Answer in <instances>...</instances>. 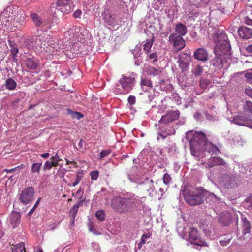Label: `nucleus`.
<instances>
[{
  "instance_id": "nucleus-39",
  "label": "nucleus",
  "mask_w": 252,
  "mask_h": 252,
  "mask_svg": "<svg viewBox=\"0 0 252 252\" xmlns=\"http://www.w3.org/2000/svg\"><path fill=\"white\" fill-rule=\"evenodd\" d=\"M205 118L210 121L214 122L218 120V117L216 115H213L209 114L208 112H205L203 113Z\"/></svg>"
},
{
  "instance_id": "nucleus-16",
  "label": "nucleus",
  "mask_w": 252,
  "mask_h": 252,
  "mask_svg": "<svg viewBox=\"0 0 252 252\" xmlns=\"http://www.w3.org/2000/svg\"><path fill=\"white\" fill-rule=\"evenodd\" d=\"M227 62L224 55L220 53H216V57L211 61V64L216 69H220L222 68L223 64Z\"/></svg>"
},
{
  "instance_id": "nucleus-54",
  "label": "nucleus",
  "mask_w": 252,
  "mask_h": 252,
  "mask_svg": "<svg viewBox=\"0 0 252 252\" xmlns=\"http://www.w3.org/2000/svg\"><path fill=\"white\" fill-rule=\"evenodd\" d=\"M11 53L12 54L13 58L17 56L19 52V50L17 47H13L10 50Z\"/></svg>"
},
{
  "instance_id": "nucleus-34",
  "label": "nucleus",
  "mask_w": 252,
  "mask_h": 252,
  "mask_svg": "<svg viewBox=\"0 0 252 252\" xmlns=\"http://www.w3.org/2000/svg\"><path fill=\"white\" fill-rule=\"evenodd\" d=\"M245 113L252 114V102L250 101H246L243 106Z\"/></svg>"
},
{
  "instance_id": "nucleus-7",
  "label": "nucleus",
  "mask_w": 252,
  "mask_h": 252,
  "mask_svg": "<svg viewBox=\"0 0 252 252\" xmlns=\"http://www.w3.org/2000/svg\"><path fill=\"white\" fill-rule=\"evenodd\" d=\"M219 184L225 189H231L236 184L235 176L231 173H221L219 178Z\"/></svg>"
},
{
  "instance_id": "nucleus-51",
  "label": "nucleus",
  "mask_w": 252,
  "mask_h": 252,
  "mask_svg": "<svg viewBox=\"0 0 252 252\" xmlns=\"http://www.w3.org/2000/svg\"><path fill=\"white\" fill-rule=\"evenodd\" d=\"M127 100H128V103L130 105H133L136 102V97L133 95H130L129 96Z\"/></svg>"
},
{
  "instance_id": "nucleus-8",
  "label": "nucleus",
  "mask_w": 252,
  "mask_h": 252,
  "mask_svg": "<svg viewBox=\"0 0 252 252\" xmlns=\"http://www.w3.org/2000/svg\"><path fill=\"white\" fill-rule=\"evenodd\" d=\"M73 4L71 0H57V7L55 10L61 13L68 14L73 10ZM54 13L56 14L57 12L55 11Z\"/></svg>"
},
{
  "instance_id": "nucleus-11",
  "label": "nucleus",
  "mask_w": 252,
  "mask_h": 252,
  "mask_svg": "<svg viewBox=\"0 0 252 252\" xmlns=\"http://www.w3.org/2000/svg\"><path fill=\"white\" fill-rule=\"evenodd\" d=\"M169 42L173 45V51L175 52L182 50L186 45L185 41L182 37L176 34H171L169 37Z\"/></svg>"
},
{
  "instance_id": "nucleus-9",
  "label": "nucleus",
  "mask_w": 252,
  "mask_h": 252,
  "mask_svg": "<svg viewBox=\"0 0 252 252\" xmlns=\"http://www.w3.org/2000/svg\"><path fill=\"white\" fill-rule=\"evenodd\" d=\"M81 28L74 25H70L65 32V38L67 39L69 42L79 41Z\"/></svg>"
},
{
  "instance_id": "nucleus-50",
  "label": "nucleus",
  "mask_w": 252,
  "mask_h": 252,
  "mask_svg": "<svg viewBox=\"0 0 252 252\" xmlns=\"http://www.w3.org/2000/svg\"><path fill=\"white\" fill-rule=\"evenodd\" d=\"M149 59L152 60L153 59V63H154L158 61V56L156 52H153L151 53L149 55Z\"/></svg>"
},
{
  "instance_id": "nucleus-23",
  "label": "nucleus",
  "mask_w": 252,
  "mask_h": 252,
  "mask_svg": "<svg viewBox=\"0 0 252 252\" xmlns=\"http://www.w3.org/2000/svg\"><path fill=\"white\" fill-rule=\"evenodd\" d=\"M48 45L56 51H59L63 48V41L56 38H50L48 41Z\"/></svg>"
},
{
  "instance_id": "nucleus-15",
  "label": "nucleus",
  "mask_w": 252,
  "mask_h": 252,
  "mask_svg": "<svg viewBox=\"0 0 252 252\" xmlns=\"http://www.w3.org/2000/svg\"><path fill=\"white\" fill-rule=\"evenodd\" d=\"M233 122L235 124L252 128V119L249 117L242 115H238L233 118Z\"/></svg>"
},
{
  "instance_id": "nucleus-36",
  "label": "nucleus",
  "mask_w": 252,
  "mask_h": 252,
  "mask_svg": "<svg viewBox=\"0 0 252 252\" xmlns=\"http://www.w3.org/2000/svg\"><path fill=\"white\" fill-rule=\"evenodd\" d=\"M42 166L41 162H34L32 165V172L33 173H39Z\"/></svg>"
},
{
  "instance_id": "nucleus-49",
  "label": "nucleus",
  "mask_w": 252,
  "mask_h": 252,
  "mask_svg": "<svg viewBox=\"0 0 252 252\" xmlns=\"http://www.w3.org/2000/svg\"><path fill=\"white\" fill-rule=\"evenodd\" d=\"M98 175L99 172L97 170L92 171L90 173L91 179L93 180H96L98 178Z\"/></svg>"
},
{
  "instance_id": "nucleus-2",
  "label": "nucleus",
  "mask_w": 252,
  "mask_h": 252,
  "mask_svg": "<svg viewBox=\"0 0 252 252\" xmlns=\"http://www.w3.org/2000/svg\"><path fill=\"white\" fill-rule=\"evenodd\" d=\"M145 200V197L140 198L134 194L127 193L123 197H114L111 200V206L118 213L127 214L141 210L143 208Z\"/></svg>"
},
{
  "instance_id": "nucleus-62",
  "label": "nucleus",
  "mask_w": 252,
  "mask_h": 252,
  "mask_svg": "<svg viewBox=\"0 0 252 252\" xmlns=\"http://www.w3.org/2000/svg\"><path fill=\"white\" fill-rule=\"evenodd\" d=\"M40 156L43 158L46 159L49 158L50 154L48 153H46L41 154Z\"/></svg>"
},
{
  "instance_id": "nucleus-43",
  "label": "nucleus",
  "mask_w": 252,
  "mask_h": 252,
  "mask_svg": "<svg viewBox=\"0 0 252 252\" xmlns=\"http://www.w3.org/2000/svg\"><path fill=\"white\" fill-rule=\"evenodd\" d=\"M210 81L209 80L205 79H201L200 81V86L202 89H205L209 85Z\"/></svg>"
},
{
  "instance_id": "nucleus-61",
  "label": "nucleus",
  "mask_w": 252,
  "mask_h": 252,
  "mask_svg": "<svg viewBox=\"0 0 252 252\" xmlns=\"http://www.w3.org/2000/svg\"><path fill=\"white\" fill-rule=\"evenodd\" d=\"M151 236V234L150 233H144L142 236V238L144 239L149 238Z\"/></svg>"
},
{
  "instance_id": "nucleus-13",
  "label": "nucleus",
  "mask_w": 252,
  "mask_h": 252,
  "mask_svg": "<svg viewBox=\"0 0 252 252\" xmlns=\"http://www.w3.org/2000/svg\"><path fill=\"white\" fill-rule=\"evenodd\" d=\"M25 44L29 49H37L38 47L44 49L46 46V44L41 41L40 36H34L27 38L25 41Z\"/></svg>"
},
{
  "instance_id": "nucleus-59",
  "label": "nucleus",
  "mask_w": 252,
  "mask_h": 252,
  "mask_svg": "<svg viewBox=\"0 0 252 252\" xmlns=\"http://www.w3.org/2000/svg\"><path fill=\"white\" fill-rule=\"evenodd\" d=\"M83 191L80 188L79 189L77 190V191L76 193V195L80 197V201L82 200L83 198H81V196L83 194Z\"/></svg>"
},
{
  "instance_id": "nucleus-60",
  "label": "nucleus",
  "mask_w": 252,
  "mask_h": 252,
  "mask_svg": "<svg viewBox=\"0 0 252 252\" xmlns=\"http://www.w3.org/2000/svg\"><path fill=\"white\" fill-rule=\"evenodd\" d=\"M203 0H190V1L192 3L196 5V4H199L201 3L203 1Z\"/></svg>"
},
{
  "instance_id": "nucleus-4",
  "label": "nucleus",
  "mask_w": 252,
  "mask_h": 252,
  "mask_svg": "<svg viewBox=\"0 0 252 252\" xmlns=\"http://www.w3.org/2000/svg\"><path fill=\"white\" fill-rule=\"evenodd\" d=\"M136 77L137 74L134 72L130 73L129 76L122 75V78L118 81L122 90L119 88V84H117L115 85V93L124 94L129 93L135 86Z\"/></svg>"
},
{
  "instance_id": "nucleus-37",
  "label": "nucleus",
  "mask_w": 252,
  "mask_h": 252,
  "mask_svg": "<svg viewBox=\"0 0 252 252\" xmlns=\"http://www.w3.org/2000/svg\"><path fill=\"white\" fill-rule=\"evenodd\" d=\"M23 251H25V245L23 243H20L12 248V252H22Z\"/></svg>"
},
{
  "instance_id": "nucleus-29",
  "label": "nucleus",
  "mask_w": 252,
  "mask_h": 252,
  "mask_svg": "<svg viewBox=\"0 0 252 252\" xmlns=\"http://www.w3.org/2000/svg\"><path fill=\"white\" fill-rule=\"evenodd\" d=\"M242 222V232L243 234L245 235L250 231V224L249 221L246 217H243L241 219Z\"/></svg>"
},
{
  "instance_id": "nucleus-14",
  "label": "nucleus",
  "mask_w": 252,
  "mask_h": 252,
  "mask_svg": "<svg viewBox=\"0 0 252 252\" xmlns=\"http://www.w3.org/2000/svg\"><path fill=\"white\" fill-rule=\"evenodd\" d=\"M102 16L105 25L114 28L115 26L118 24L115 15L108 9H105L102 13Z\"/></svg>"
},
{
  "instance_id": "nucleus-63",
  "label": "nucleus",
  "mask_w": 252,
  "mask_h": 252,
  "mask_svg": "<svg viewBox=\"0 0 252 252\" xmlns=\"http://www.w3.org/2000/svg\"><path fill=\"white\" fill-rule=\"evenodd\" d=\"M246 50L248 52L252 53V44L248 46L246 48Z\"/></svg>"
},
{
  "instance_id": "nucleus-27",
  "label": "nucleus",
  "mask_w": 252,
  "mask_h": 252,
  "mask_svg": "<svg viewBox=\"0 0 252 252\" xmlns=\"http://www.w3.org/2000/svg\"><path fill=\"white\" fill-rule=\"evenodd\" d=\"M175 33L173 34H176L178 36L182 37L184 36L187 32V27L185 25L182 23H179L176 25L175 28Z\"/></svg>"
},
{
  "instance_id": "nucleus-21",
  "label": "nucleus",
  "mask_w": 252,
  "mask_h": 252,
  "mask_svg": "<svg viewBox=\"0 0 252 252\" xmlns=\"http://www.w3.org/2000/svg\"><path fill=\"white\" fill-rule=\"evenodd\" d=\"M194 57L195 59L205 62L208 59V54L207 51L203 48H199L196 49L194 54Z\"/></svg>"
},
{
  "instance_id": "nucleus-46",
  "label": "nucleus",
  "mask_w": 252,
  "mask_h": 252,
  "mask_svg": "<svg viewBox=\"0 0 252 252\" xmlns=\"http://www.w3.org/2000/svg\"><path fill=\"white\" fill-rule=\"evenodd\" d=\"M111 152V150H102L100 153L99 158L102 159L103 158L110 154Z\"/></svg>"
},
{
  "instance_id": "nucleus-38",
  "label": "nucleus",
  "mask_w": 252,
  "mask_h": 252,
  "mask_svg": "<svg viewBox=\"0 0 252 252\" xmlns=\"http://www.w3.org/2000/svg\"><path fill=\"white\" fill-rule=\"evenodd\" d=\"M95 216L101 221L105 220V213L102 210H97L95 213Z\"/></svg>"
},
{
  "instance_id": "nucleus-47",
  "label": "nucleus",
  "mask_w": 252,
  "mask_h": 252,
  "mask_svg": "<svg viewBox=\"0 0 252 252\" xmlns=\"http://www.w3.org/2000/svg\"><path fill=\"white\" fill-rule=\"evenodd\" d=\"M166 1L167 0H157L156 2L158 3V4L156 8L157 9L162 8L164 6V4Z\"/></svg>"
},
{
  "instance_id": "nucleus-24",
  "label": "nucleus",
  "mask_w": 252,
  "mask_h": 252,
  "mask_svg": "<svg viewBox=\"0 0 252 252\" xmlns=\"http://www.w3.org/2000/svg\"><path fill=\"white\" fill-rule=\"evenodd\" d=\"M21 220V215L19 213L13 211L9 217L10 223L13 228H16L20 223Z\"/></svg>"
},
{
  "instance_id": "nucleus-28",
  "label": "nucleus",
  "mask_w": 252,
  "mask_h": 252,
  "mask_svg": "<svg viewBox=\"0 0 252 252\" xmlns=\"http://www.w3.org/2000/svg\"><path fill=\"white\" fill-rule=\"evenodd\" d=\"M84 200L85 199H83L82 200H80V201L79 203L75 204L73 206V207L70 209L69 211V214L73 222H74V219L78 212V208L79 207V206L82 205V203L84 201Z\"/></svg>"
},
{
  "instance_id": "nucleus-26",
  "label": "nucleus",
  "mask_w": 252,
  "mask_h": 252,
  "mask_svg": "<svg viewBox=\"0 0 252 252\" xmlns=\"http://www.w3.org/2000/svg\"><path fill=\"white\" fill-rule=\"evenodd\" d=\"M239 36L243 39H249L251 37L252 30L246 27H241L238 30Z\"/></svg>"
},
{
  "instance_id": "nucleus-10",
  "label": "nucleus",
  "mask_w": 252,
  "mask_h": 252,
  "mask_svg": "<svg viewBox=\"0 0 252 252\" xmlns=\"http://www.w3.org/2000/svg\"><path fill=\"white\" fill-rule=\"evenodd\" d=\"M204 163L205 164V166L208 168H212L215 166H223L226 171H228L229 169L228 164L220 157H211L206 163L204 161L201 163L202 164Z\"/></svg>"
},
{
  "instance_id": "nucleus-55",
  "label": "nucleus",
  "mask_w": 252,
  "mask_h": 252,
  "mask_svg": "<svg viewBox=\"0 0 252 252\" xmlns=\"http://www.w3.org/2000/svg\"><path fill=\"white\" fill-rule=\"evenodd\" d=\"M246 94L252 99V89L251 88H246L245 91Z\"/></svg>"
},
{
  "instance_id": "nucleus-22",
  "label": "nucleus",
  "mask_w": 252,
  "mask_h": 252,
  "mask_svg": "<svg viewBox=\"0 0 252 252\" xmlns=\"http://www.w3.org/2000/svg\"><path fill=\"white\" fill-rule=\"evenodd\" d=\"M25 63L28 69L34 70L38 67L39 62L36 58L33 56H30L27 57L25 60Z\"/></svg>"
},
{
  "instance_id": "nucleus-48",
  "label": "nucleus",
  "mask_w": 252,
  "mask_h": 252,
  "mask_svg": "<svg viewBox=\"0 0 252 252\" xmlns=\"http://www.w3.org/2000/svg\"><path fill=\"white\" fill-rule=\"evenodd\" d=\"M171 178L169 174L166 173L163 175V180L164 184L168 185L170 183Z\"/></svg>"
},
{
  "instance_id": "nucleus-1",
  "label": "nucleus",
  "mask_w": 252,
  "mask_h": 252,
  "mask_svg": "<svg viewBox=\"0 0 252 252\" xmlns=\"http://www.w3.org/2000/svg\"><path fill=\"white\" fill-rule=\"evenodd\" d=\"M187 139L189 141L190 152L194 157L202 159L205 157V151L211 155L220 153L219 148L207 139L205 134L202 132L188 133Z\"/></svg>"
},
{
  "instance_id": "nucleus-5",
  "label": "nucleus",
  "mask_w": 252,
  "mask_h": 252,
  "mask_svg": "<svg viewBox=\"0 0 252 252\" xmlns=\"http://www.w3.org/2000/svg\"><path fill=\"white\" fill-rule=\"evenodd\" d=\"M221 36L223 37L222 41L218 39L216 41L215 52L216 53H220L221 54L224 55V56H225L228 54L231 46L227 36L225 34H223L221 35Z\"/></svg>"
},
{
  "instance_id": "nucleus-12",
  "label": "nucleus",
  "mask_w": 252,
  "mask_h": 252,
  "mask_svg": "<svg viewBox=\"0 0 252 252\" xmlns=\"http://www.w3.org/2000/svg\"><path fill=\"white\" fill-rule=\"evenodd\" d=\"M189 241L190 243L197 246H204L206 245V242L200 237L197 230L194 227L189 228Z\"/></svg>"
},
{
  "instance_id": "nucleus-45",
  "label": "nucleus",
  "mask_w": 252,
  "mask_h": 252,
  "mask_svg": "<svg viewBox=\"0 0 252 252\" xmlns=\"http://www.w3.org/2000/svg\"><path fill=\"white\" fill-rule=\"evenodd\" d=\"M82 178V176L81 175V174L79 173H77L76 175V178L75 181L73 182L72 184H69V186L72 187L76 186L77 184H79V183L81 180Z\"/></svg>"
},
{
  "instance_id": "nucleus-35",
  "label": "nucleus",
  "mask_w": 252,
  "mask_h": 252,
  "mask_svg": "<svg viewBox=\"0 0 252 252\" xmlns=\"http://www.w3.org/2000/svg\"><path fill=\"white\" fill-rule=\"evenodd\" d=\"M146 72L149 75L155 76L159 75L161 73V70L155 67H149Z\"/></svg>"
},
{
  "instance_id": "nucleus-57",
  "label": "nucleus",
  "mask_w": 252,
  "mask_h": 252,
  "mask_svg": "<svg viewBox=\"0 0 252 252\" xmlns=\"http://www.w3.org/2000/svg\"><path fill=\"white\" fill-rule=\"evenodd\" d=\"M89 229L90 231L92 232V233H93L94 234H96V235L100 234V233H97V231H96L95 229L94 228L91 224H90L89 226Z\"/></svg>"
},
{
  "instance_id": "nucleus-25",
  "label": "nucleus",
  "mask_w": 252,
  "mask_h": 252,
  "mask_svg": "<svg viewBox=\"0 0 252 252\" xmlns=\"http://www.w3.org/2000/svg\"><path fill=\"white\" fill-rule=\"evenodd\" d=\"M231 221V215L229 213L221 214L219 218V223L222 226L228 225Z\"/></svg>"
},
{
  "instance_id": "nucleus-20",
  "label": "nucleus",
  "mask_w": 252,
  "mask_h": 252,
  "mask_svg": "<svg viewBox=\"0 0 252 252\" xmlns=\"http://www.w3.org/2000/svg\"><path fill=\"white\" fill-rule=\"evenodd\" d=\"M30 17L34 25L37 27H42L47 25V21L43 20L41 16L36 13H31Z\"/></svg>"
},
{
  "instance_id": "nucleus-17",
  "label": "nucleus",
  "mask_w": 252,
  "mask_h": 252,
  "mask_svg": "<svg viewBox=\"0 0 252 252\" xmlns=\"http://www.w3.org/2000/svg\"><path fill=\"white\" fill-rule=\"evenodd\" d=\"M139 185L141 186V189L147 191L150 196L154 195L155 188L152 180L146 178L144 181L140 183Z\"/></svg>"
},
{
  "instance_id": "nucleus-42",
  "label": "nucleus",
  "mask_w": 252,
  "mask_h": 252,
  "mask_svg": "<svg viewBox=\"0 0 252 252\" xmlns=\"http://www.w3.org/2000/svg\"><path fill=\"white\" fill-rule=\"evenodd\" d=\"M231 238V236L230 235H228L226 236V238L221 239L220 241V243L221 246H226L230 242Z\"/></svg>"
},
{
  "instance_id": "nucleus-56",
  "label": "nucleus",
  "mask_w": 252,
  "mask_h": 252,
  "mask_svg": "<svg viewBox=\"0 0 252 252\" xmlns=\"http://www.w3.org/2000/svg\"><path fill=\"white\" fill-rule=\"evenodd\" d=\"M82 14L80 10H77L73 13V16L76 18H80Z\"/></svg>"
},
{
  "instance_id": "nucleus-30",
  "label": "nucleus",
  "mask_w": 252,
  "mask_h": 252,
  "mask_svg": "<svg viewBox=\"0 0 252 252\" xmlns=\"http://www.w3.org/2000/svg\"><path fill=\"white\" fill-rule=\"evenodd\" d=\"M140 86L143 91H147L152 87L151 81L147 78H142Z\"/></svg>"
},
{
  "instance_id": "nucleus-33",
  "label": "nucleus",
  "mask_w": 252,
  "mask_h": 252,
  "mask_svg": "<svg viewBox=\"0 0 252 252\" xmlns=\"http://www.w3.org/2000/svg\"><path fill=\"white\" fill-rule=\"evenodd\" d=\"M66 112L68 115H70L72 118L79 120L83 117V115L79 112L73 111L70 109H67Z\"/></svg>"
},
{
  "instance_id": "nucleus-32",
  "label": "nucleus",
  "mask_w": 252,
  "mask_h": 252,
  "mask_svg": "<svg viewBox=\"0 0 252 252\" xmlns=\"http://www.w3.org/2000/svg\"><path fill=\"white\" fill-rule=\"evenodd\" d=\"M5 85L7 89L13 90L15 89L17 83L13 79L10 78L6 80Z\"/></svg>"
},
{
  "instance_id": "nucleus-52",
  "label": "nucleus",
  "mask_w": 252,
  "mask_h": 252,
  "mask_svg": "<svg viewBox=\"0 0 252 252\" xmlns=\"http://www.w3.org/2000/svg\"><path fill=\"white\" fill-rule=\"evenodd\" d=\"M247 81L252 84V72H247L245 74Z\"/></svg>"
},
{
  "instance_id": "nucleus-18",
  "label": "nucleus",
  "mask_w": 252,
  "mask_h": 252,
  "mask_svg": "<svg viewBox=\"0 0 252 252\" xmlns=\"http://www.w3.org/2000/svg\"><path fill=\"white\" fill-rule=\"evenodd\" d=\"M180 115V112L178 110L169 112L164 116H163L160 120L159 123H162L165 124H168L173 121L177 119Z\"/></svg>"
},
{
  "instance_id": "nucleus-53",
  "label": "nucleus",
  "mask_w": 252,
  "mask_h": 252,
  "mask_svg": "<svg viewBox=\"0 0 252 252\" xmlns=\"http://www.w3.org/2000/svg\"><path fill=\"white\" fill-rule=\"evenodd\" d=\"M194 118L197 120H203L204 118H205V116L203 114H201V113H199V112H196L194 115Z\"/></svg>"
},
{
  "instance_id": "nucleus-19",
  "label": "nucleus",
  "mask_w": 252,
  "mask_h": 252,
  "mask_svg": "<svg viewBox=\"0 0 252 252\" xmlns=\"http://www.w3.org/2000/svg\"><path fill=\"white\" fill-rule=\"evenodd\" d=\"M189 59L190 57L187 53H182L180 55V58L178 60L177 63H178L179 67L182 71L188 69L189 67Z\"/></svg>"
},
{
  "instance_id": "nucleus-40",
  "label": "nucleus",
  "mask_w": 252,
  "mask_h": 252,
  "mask_svg": "<svg viewBox=\"0 0 252 252\" xmlns=\"http://www.w3.org/2000/svg\"><path fill=\"white\" fill-rule=\"evenodd\" d=\"M51 160L54 164V167H57L59 165V162L62 160L58 153H56L54 156H52Z\"/></svg>"
},
{
  "instance_id": "nucleus-41",
  "label": "nucleus",
  "mask_w": 252,
  "mask_h": 252,
  "mask_svg": "<svg viewBox=\"0 0 252 252\" xmlns=\"http://www.w3.org/2000/svg\"><path fill=\"white\" fill-rule=\"evenodd\" d=\"M153 45V42L152 41L150 40H146V42L144 44L143 48L144 51L146 52V53H148V52L150 51L152 46Z\"/></svg>"
},
{
  "instance_id": "nucleus-3",
  "label": "nucleus",
  "mask_w": 252,
  "mask_h": 252,
  "mask_svg": "<svg viewBox=\"0 0 252 252\" xmlns=\"http://www.w3.org/2000/svg\"><path fill=\"white\" fill-rule=\"evenodd\" d=\"M186 202L191 206L200 205L203 202L204 194L201 190L190 186L185 187L180 192Z\"/></svg>"
},
{
  "instance_id": "nucleus-44",
  "label": "nucleus",
  "mask_w": 252,
  "mask_h": 252,
  "mask_svg": "<svg viewBox=\"0 0 252 252\" xmlns=\"http://www.w3.org/2000/svg\"><path fill=\"white\" fill-rule=\"evenodd\" d=\"M52 167H54V164L52 161H46L43 166L44 170H50Z\"/></svg>"
},
{
  "instance_id": "nucleus-6",
  "label": "nucleus",
  "mask_w": 252,
  "mask_h": 252,
  "mask_svg": "<svg viewBox=\"0 0 252 252\" xmlns=\"http://www.w3.org/2000/svg\"><path fill=\"white\" fill-rule=\"evenodd\" d=\"M35 191L32 187L25 188L19 195V200L24 205L31 203L34 199Z\"/></svg>"
},
{
  "instance_id": "nucleus-31",
  "label": "nucleus",
  "mask_w": 252,
  "mask_h": 252,
  "mask_svg": "<svg viewBox=\"0 0 252 252\" xmlns=\"http://www.w3.org/2000/svg\"><path fill=\"white\" fill-rule=\"evenodd\" d=\"M203 72V67L199 64L194 65L191 69L192 75L194 77L200 76Z\"/></svg>"
},
{
  "instance_id": "nucleus-58",
  "label": "nucleus",
  "mask_w": 252,
  "mask_h": 252,
  "mask_svg": "<svg viewBox=\"0 0 252 252\" xmlns=\"http://www.w3.org/2000/svg\"><path fill=\"white\" fill-rule=\"evenodd\" d=\"M244 22L246 24L252 26V20L249 18L247 17H245L244 19Z\"/></svg>"
},
{
  "instance_id": "nucleus-64",
  "label": "nucleus",
  "mask_w": 252,
  "mask_h": 252,
  "mask_svg": "<svg viewBox=\"0 0 252 252\" xmlns=\"http://www.w3.org/2000/svg\"><path fill=\"white\" fill-rule=\"evenodd\" d=\"M40 198H39L38 199V200H37V201L36 202L35 204H34V205L33 206V208H34L35 209L37 208V207L38 206L39 203V202H40Z\"/></svg>"
}]
</instances>
